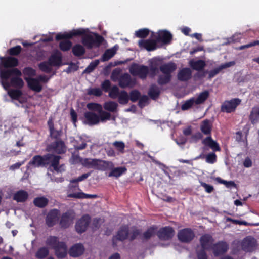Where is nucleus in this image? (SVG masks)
Returning a JSON list of instances; mask_svg holds the SVG:
<instances>
[{
  "instance_id": "32",
  "label": "nucleus",
  "mask_w": 259,
  "mask_h": 259,
  "mask_svg": "<svg viewBox=\"0 0 259 259\" xmlns=\"http://www.w3.org/2000/svg\"><path fill=\"white\" fill-rule=\"evenodd\" d=\"M200 130L202 133L205 135L211 136L212 125L208 119L203 120L200 125Z\"/></svg>"
},
{
  "instance_id": "7",
  "label": "nucleus",
  "mask_w": 259,
  "mask_h": 259,
  "mask_svg": "<svg viewBox=\"0 0 259 259\" xmlns=\"http://www.w3.org/2000/svg\"><path fill=\"white\" fill-rule=\"evenodd\" d=\"M129 71L133 76H138L141 79H145L149 74L148 66L136 63H133L131 65Z\"/></svg>"
},
{
  "instance_id": "38",
  "label": "nucleus",
  "mask_w": 259,
  "mask_h": 259,
  "mask_svg": "<svg viewBox=\"0 0 259 259\" xmlns=\"http://www.w3.org/2000/svg\"><path fill=\"white\" fill-rule=\"evenodd\" d=\"M33 202L36 207L42 208L48 204L49 200L44 196L37 197L34 199Z\"/></svg>"
},
{
  "instance_id": "17",
  "label": "nucleus",
  "mask_w": 259,
  "mask_h": 259,
  "mask_svg": "<svg viewBox=\"0 0 259 259\" xmlns=\"http://www.w3.org/2000/svg\"><path fill=\"white\" fill-rule=\"evenodd\" d=\"M129 227L128 225H123L120 227L115 236H113L112 241L113 244L116 240L123 241L128 238Z\"/></svg>"
},
{
  "instance_id": "53",
  "label": "nucleus",
  "mask_w": 259,
  "mask_h": 259,
  "mask_svg": "<svg viewBox=\"0 0 259 259\" xmlns=\"http://www.w3.org/2000/svg\"><path fill=\"white\" fill-rule=\"evenodd\" d=\"M99 122H105L106 120H109L111 118V115L109 112L103 110L102 108L101 111L99 112Z\"/></svg>"
},
{
  "instance_id": "42",
  "label": "nucleus",
  "mask_w": 259,
  "mask_h": 259,
  "mask_svg": "<svg viewBox=\"0 0 259 259\" xmlns=\"http://www.w3.org/2000/svg\"><path fill=\"white\" fill-rule=\"evenodd\" d=\"M127 169L125 167H119L114 168H113L109 172L108 176L118 178L125 173Z\"/></svg>"
},
{
  "instance_id": "61",
  "label": "nucleus",
  "mask_w": 259,
  "mask_h": 259,
  "mask_svg": "<svg viewBox=\"0 0 259 259\" xmlns=\"http://www.w3.org/2000/svg\"><path fill=\"white\" fill-rule=\"evenodd\" d=\"M89 95H94L97 97H100L102 95V91L99 88H91L88 91Z\"/></svg>"
},
{
  "instance_id": "56",
  "label": "nucleus",
  "mask_w": 259,
  "mask_h": 259,
  "mask_svg": "<svg viewBox=\"0 0 259 259\" xmlns=\"http://www.w3.org/2000/svg\"><path fill=\"white\" fill-rule=\"evenodd\" d=\"M141 96L140 92L137 90H134L130 92L129 97L132 102L137 101Z\"/></svg>"
},
{
  "instance_id": "45",
  "label": "nucleus",
  "mask_w": 259,
  "mask_h": 259,
  "mask_svg": "<svg viewBox=\"0 0 259 259\" xmlns=\"http://www.w3.org/2000/svg\"><path fill=\"white\" fill-rule=\"evenodd\" d=\"M116 53V51L114 49H109L105 51L102 55L101 61L102 62L107 61L110 60Z\"/></svg>"
},
{
  "instance_id": "36",
  "label": "nucleus",
  "mask_w": 259,
  "mask_h": 259,
  "mask_svg": "<svg viewBox=\"0 0 259 259\" xmlns=\"http://www.w3.org/2000/svg\"><path fill=\"white\" fill-rule=\"evenodd\" d=\"M160 94V91L158 87L155 84H151L148 91V95L153 100H155L158 98Z\"/></svg>"
},
{
  "instance_id": "41",
  "label": "nucleus",
  "mask_w": 259,
  "mask_h": 259,
  "mask_svg": "<svg viewBox=\"0 0 259 259\" xmlns=\"http://www.w3.org/2000/svg\"><path fill=\"white\" fill-rule=\"evenodd\" d=\"M72 52L76 57H80L85 52L84 48L80 44H76L72 48Z\"/></svg>"
},
{
  "instance_id": "59",
  "label": "nucleus",
  "mask_w": 259,
  "mask_h": 259,
  "mask_svg": "<svg viewBox=\"0 0 259 259\" xmlns=\"http://www.w3.org/2000/svg\"><path fill=\"white\" fill-rule=\"evenodd\" d=\"M62 131L61 130H56L55 129L50 132V135L52 139L57 140H62L60 137L62 135Z\"/></svg>"
},
{
  "instance_id": "13",
  "label": "nucleus",
  "mask_w": 259,
  "mask_h": 259,
  "mask_svg": "<svg viewBox=\"0 0 259 259\" xmlns=\"http://www.w3.org/2000/svg\"><path fill=\"white\" fill-rule=\"evenodd\" d=\"M195 234L190 228H184L180 230L178 233V238L183 243H189L194 238Z\"/></svg>"
},
{
  "instance_id": "44",
  "label": "nucleus",
  "mask_w": 259,
  "mask_h": 259,
  "mask_svg": "<svg viewBox=\"0 0 259 259\" xmlns=\"http://www.w3.org/2000/svg\"><path fill=\"white\" fill-rule=\"evenodd\" d=\"M118 106V104L114 101L106 102L103 105L105 110L111 112H116L117 111Z\"/></svg>"
},
{
  "instance_id": "55",
  "label": "nucleus",
  "mask_w": 259,
  "mask_h": 259,
  "mask_svg": "<svg viewBox=\"0 0 259 259\" xmlns=\"http://www.w3.org/2000/svg\"><path fill=\"white\" fill-rule=\"evenodd\" d=\"M149 30L147 28L139 29L135 32L136 37L141 38H146L149 34Z\"/></svg>"
},
{
  "instance_id": "21",
  "label": "nucleus",
  "mask_w": 259,
  "mask_h": 259,
  "mask_svg": "<svg viewBox=\"0 0 259 259\" xmlns=\"http://www.w3.org/2000/svg\"><path fill=\"white\" fill-rule=\"evenodd\" d=\"M199 241L202 249L208 250L211 249L214 239L210 234H205L200 237Z\"/></svg>"
},
{
  "instance_id": "50",
  "label": "nucleus",
  "mask_w": 259,
  "mask_h": 259,
  "mask_svg": "<svg viewBox=\"0 0 259 259\" xmlns=\"http://www.w3.org/2000/svg\"><path fill=\"white\" fill-rule=\"evenodd\" d=\"M87 107L89 110L97 112L101 111L102 106L101 104L97 103L91 102L87 105Z\"/></svg>"
},
{
  "instance_id": "64",
  "label": "nucleus",
  "mask_w": 259,
  "mask_h": 259,
  "mask_svg": "<svg viewBox=\"0 0 259 259\" xmlns=\"http://www.w3.org/2000/svg\"><path fill=\"white\" fill-rule=\"evenodd\" d=\"M148 97L146 95L141 96L139 99L138 105L140 107L142 108L145 106V103L148 102Z\"/></svg>"
},
{
  "instance_id": "54",
  "label": "nucleus",
  "mask_w": 259,
  "mask_h": 259,
  "mask_svg": "<svg viewBox=\"0 0 259 259\" xmlns=\"http://www.w3.org/2000/svg\"><path fill=\"white\" fill-rule=\"evenodd\" d=\"M22 48L20 46L17 45L15 47L11 48L7 50L9 55L12 56L18 55L22 51Z\"/></svg>"
},
{
  "instance_id": "31",
  "label": "nucleus",
  "mask_w": 259,
  "mask_h": 259,
  "mask_svg": "<svg viewBox=\"0 0 259 259\" xmlns=\"http://www.w3.org/2000/svg\"><path fill=\"white\" fill-rule=\"evenodd\" d=\"M160 60L157 58L152 59L149 62L150 67L149 68V73L151 77H154L156 75L158 71V63Z\"/></svg>"
},
{
  "instance_id": "14",
  "label": "nucleus",
  "mask_w": 259,
  "mask_h": 259,
  "mask_svg": "<svg viewBox=\"0 0 259 259\" xmlns=\"http://www.w3.org/2000/svg\"><path fill=\"white\" fill-rule=\"evenodd\" d=\"M175 230L172 227L165 226L161 228L157 232V235L161 240H169L174 236Z\"/></svg>"
},
{
  "instance_id": "25",
  "label": "nucleus",
  "mask_w": 259,
  "mask_h": 259,
  "mask_svg": "<svg viewBox=\"0 0 259 259\" xmlns=\"http://www.w3.org/2000/svg\"><path fill=\"white\" fill-rule=\"evenodd\" d=\"M84 251V247L81 243H76L70 247L69 254L73 257H77L81 255Z\"/></svg>"
},
{
  "instance_id": "4",
  "label": "nucleus",
  "mask_w": 259,
  "mask_h": 259,
  "mask_svg": "<svg viewBox=\"0 0 259 259\" xmlns=\"http://www.w3.org/2000/svg\"><path fill=\"white\" fill-rule=\"evenodd\" d=\"M159 69L163 74L158 76L157 82L162 86L170 82L172 78L171 74L176 70L177 65L174 62H169L161 65Z\"/></svg>"
},
{
  "instance_id": "22",
  "label": "nucleus",
  "mask_w": 259,
  "mask_h": 259,
  "mask_svg": "<svg viewBox=\"0 0 259 259\" xmlns=\"http://www.w3.org/2000/svg\"><path fill=\"white\" fill-rule=\"evenodd\" d=\"M84 123L89 125H94L99 123V115L93 112L87 111L84 114Z\"/></svg>"
},
{
  "instance_id": "51",
  "label": "nucleus",
  "mask_w": 259,
  "mask_h": 259,
  "mask_svg": "<svg viewBox=\"0 0 259 259\" xmlns=\"http://www.w3.org/2000/svg\"><path fill=\"white\" fill-rule=\"evenodd\" d=\"M195 105V102L194 97L186 100L181 106V109L183 111H185L190 109L194 105Z\"/></svg>"
},
{
  "instance_id": "49",
  "label": "nucleus",
  "mask_w": 259,
  "mask_h": 259,
  "mask_svg": "<svg viewBox=\"0 0 259 259\" xmlns=\"http://www.w3.org/2000/svg\"><path fill=\"white\" fill-rule=\"evenodd\" d=\"M72 43L70 40H63L59 43L60 49L64 52L69 51L72 47Z\"/></svg>"
},
{
  "instance_id": "57",
  "label": "nucleus",
  "mask_w": 259,
  "mask_h": 259,
  "mask_svg": "<svg viewBox=\"0 0 259 259\" xmlns=\"http://www.w3.org/2000/svg\"><path fill=\"white\" fill-rule=\"evenodd\" d=\"M109 91V96L112 99H116L120 94L119 88L115 85L112 87Z\"/></svg>"
},
{
  "instance_id": "62",
  "label": "nucleus",
  "mask_w": 259,
  "mask_h": 259,
  "mask_svg": "<svg viewBox=\"0 0 259 259\" xmlns=\"http://www.w3.org/2000/svg\"><path fill=\"white\" fill-rule=\"evenodd\" d=\"M95 159L85 158L83 161V165L88 168H93L94 166Z\"/></svg>"
},
{
  "instance_id": "63",
  "label": "nucleus",
  "mask_w": 259,
  "mask_h": 259,
  "mask_svg": "<svg viewBox=\"0 0 259 259\" xmlns=\"http://www.w3.org/2000/svg\"><path fill=\"white\" fill-rule=\"evenodd\" d=\"M101 88L105 92H108L111 89V82L110 80L106 79L101 84Z\"/></svg>"
},
{
  "instance_id": "29",
  "label": "nucleus",
  "mask_w": 259,
  "mask_h": 259,
  "mask_svg": "<svg viewBox=\"0 0 259 259\" xmlns=\"http://www.w3.org/2000/svg\"><path fill=\"white\" fill-rule=\"evenodd\" d=\"M90 175V173H85L81 176L78 177L76 179H72L70 180L71 183H75L74 185H69V188L70 191H74L77 190H79V185L77 184L78 182L83 181L84 180L87 179L89 176Z\"/></svg>"
},
{
  "instance_id": "9",
  "label": "nucleus",
  "mask_w": 259,
  "mask_h": 259,
  "mask_svg": "<svg viewBox=\"0 0 259 259\" xmlns=\"http://www.w3.org/2000/svg\"><path fill=\"white\" fill-rule=\"evenodd\" d=\"M91 218L89 214L83 215L75 223L76 231L78 234H82L85 232L91 223Z\"/></svg>"
},
{
  "instance_id": "43",
  "label": "nucleus",
  "mask_w": 259,
  "mask_h": 259,
  "mask_svg": "<svg viewBox=\"0 0 259 259\" xmlns=\"http://www.w3.org/2000/svg\"><path fill=\"white\" fill-rule=\"evenodd\" d=\"M130 100L129 95L125 90L120 92V94L118 96V101L120 104L126 105L128 103Z\"/></svg>"
},
{
  "instance_id": "5",
  "label": "nucleus",
  "mask_w": 259,
  "mask_h": 259,
  "mask_svg": "<svg viewBox=\"0 0 259 259\" xmlns=\"http://www.w3.org/2000/svg\"><path fill=\"white\" fill-rule=\"evenodd\" d=\"M202 143L205 147H208L212 150V152L209 153L206 155V162L210 164L214 163L217 160V156L215 152H220L221 150L219 143L213 140L211 136H207L204 138Z\"/></svg>"
},
{
  "instance_id": "46",
  "label": "nucleus",
  "mask_w": 259,
  "mask_h": 259,
  "mask_svg": "<svg viewBox=\"0 0 259 259\" xmlns=\"http://www.w3.org/2000/svg\"><path fill=\"white\" fill-rule=\"evenodd\" d=\"M39 69L44 72L49 73L52 71L51 65L49 63V61H44L38 64Z\"/></svg>"
},
{
  "instance_id": "60",
  "label": "nucleus",
  "mask_w": 259,
  "mask_h": 259,
  "mask_svg": "<svg viewBox=\"0 0 259 259\" xmlns=\"http://www.w3.org/2000/svg\"><path fill=\"white\" fill-rule=\"evenodd\" d=\"M23 74L29 77L36 75V70L32 67H26L23 70Z\"/></svg>"
},
{
  "instance_id": "12",
  "label": "nucleus",
  "mask_w": 259,
  "mask_h": 259,
  "mask_svg": "<svg viewBox=\"0 0 259 259\" xmlns=\"http://www.w3.org/2000/svg\"><path fill=\"white\" fill-rule=\"evenodd\" d=\"M60 211L56 208L51 209L45 218V223L48 227L54 226L59 222Z\"/></svg>"
},
{
  "instance_id": "48",
  "label": "nucleus",
  "mask_w": 259,
  "mask_h": 259,
  "mask_svg": "<svg viewBox=\"0 0 259 259\" xmlns=\"http://www.w3.org/2000/svg\"><path fill=\"white\" fill-rule=\"evenodd\" d=\"M156 229V227L155 226H151L149 227L147 231H146L143 234L142 237L143 239L148 240L150 239L151 237H152L155 233V230Z\"/></svg>"
},
{
  "instance_id": "20",
  "label": "nucleus",
  "mask_w": 259,
  "mask_h": 259,
  "mask_svg": "<svg viewBox=\"0 0 259 259\" xmlns=\"http://www.w3.org/2000/svg\"><path fill=\"white\" fill-rule=\"evenodd\" d=\"M157 42L156 40L154 39H141L138 41L139 47L144 48L148 51H152L157 49Z\"/></svg>"
},
{
  "instance_id": "6",
  "label": "nucleus",
  "mask_w": 259,
  "mask_h": 259,
  "mask_svg": "<svg viewBox=\"0 0 259 259\" xmlns=\"http://www.w3.org/2000/svg\"><path fill=\"white\" fill-rule=\"evenodd\" d=\"M22 73L17 68H7L0 66V78L3 87L7 89L10 87L9 79L13 76H21Z\"/></svg>"
},
{
  "instance_id": "30",
  "label": "nucleus",
  "mask_w": 259,
  "mask_h": 259,
  "mask_svg": "<svg viewBox=\"0 0 259 259\" xmlns=\"http://www.w3.org/2000/svg\"><path fill=\"white\" fill-rule=\"evenodd\" d=\"M191 77L192 72L189 68H183L178 73V79L182 81H188Z\"/></svg>"
},
{
  "instance_id": "2",
  "label": "nucleus",
  "mask_w": 259,
  "mask_h": 259,
  "mask_svg": "<svg viewBox=\"0 0 259 259\" xmlns=\"http://www.w3.org/2000/svg\"><path fill=\"white\" fill-rule=\"evenodd\" d=\"M61 156L51 153H47L44 155H36L34 156L28 163L26 168L47 167L49 166V169L53 168L56 172L60 171L59 167V161Z\"/></svg>"
},
{
  "instance_id": "39",
  "label": "nucleus",
  "mask_w": 259,
  "mask_h": 259,
  "mask_svg": "<svg viewBox=\"0 0 259 259\" xmlns=\"http://www.w3.org/2000/svg\"><path fill=\"white\" fill-rule=\"evenodd\" d=\"M190 64L194 70L197 71H201L203 70L206 65L205 61L202 60H199L197 61L191 60L190 62Z\"/></svg>"
},
{
  "instance_id": "19",
  "label": "nucleus",
  "mask_w": 259,
  "mask_h": 259,
  "mask_svg": "<svg viewBox=\"0 0 259 259\" xmlns=\"http://www.w3.org/2000/svg\"><path fill=\"white\" fill-rule=\"evenodd\" d=\"M172 38V34L169 31L163 30L158 32L156 40L157 43L161 42L163 44H168L171 42Z\"/></svg>"
},
{
  "instance_id": "58",
  "label": "nucleus",
  "mask_w": 259,
  "mask_h": 259,
  "mask_svg": "<svg viewBox=\"0 0 259 259\" xmlns=\"http://www.w3.org/2000/svg\"><path fill=\"white\" fill-rule=\"evenodd\" d=\"M112 144L119 152L124 153L125 145L123 142L116 141Z\"/></svg>"
},
{
  "instance_id": "1",
  "label": "nucleus",
  "mask_w": 259,
  "mask_h": 259,
  "mask_svg": "<svg viewBox=\"0 0 259 259\" xmlns=\"http://www.w3.org/2000/svg\"><path fill=\"white\" fill-rule=\"evenodd\" d=\"M89 29L79 28L73 29L68 33H58L55 37V39L59 41L62 39H69L73 37L82 36L83 45L89 49L97 48L100 46L104 41V38L97 33L88 34Z\"/></svg>"
},
{
  "instance_id": "16",
  "label": "nucleus",
  "mask_w": 259,
  "mask_h": 259,
  "mask_svg": "<svg viewBox=\"0 0 259 259\" xmlns=\"http://www.w3.org/2000/svg\"><path fill=\"white\" fill-rule=\"evenodd\" d=\"M257 245V241L253 237L249 236L245 238L242 241V250L246 252H252Z\"/></svg>"
},
{
  "instance_id": "15",
  "label": "nucleus",
  "mask_w": 259,
  "mask_h": 259,
  "mask_svg": "<svg viewBox=\"0 0 259 259\" xmlns=\"http://www.w3.org/2000/svg\"><path fill=\"white\" fill-rule=\"evenodd\" d=\"M0 66L7 68H15L18 65L19 61L17 58L12 56H0Z\"/></svg>"
},
{
  "instance_id": "27",
  "label": "nucleus",
  "mask_w": 259,
  "mask_h": 259,
  "mask_svg": "<svg viewBox=\"0 0 259 259\" xmlns=\"http://www.w3.org/2000/svg\"><path fill=\"white\" fill-rule=\"evenodd\" d=\"M119 85L122 88L132 87L134 85L131 75L127 73L122 74L119 78Z\"/></svg>"
},
{
  "instance_id": "52",
  "label": "nucleus",
  "mask_w": 259,
  "mask_h": 259,
  "mask_svg": "<svg viewBox=\"0 0 259 259\" xmlns=\"http://www.w3.org/2000/svg\"><path fill=\"white\" fill-rule=\"evenodd\" d=\"M99 64V60H95L91 62L90 64L86 67L83 73H90L93 72Z\"/></svg>"
},
{
  "instance_id": "18",
  "label": "nucleus",
  "mask_w": 259,
  "mask_h": 259,
  "mask_svg": "<svg viewBox=\"0 0 259 259\" xmlns=\"http://www.w3.org/2000/svg\"><path fill=\"white\" fill-rule=\"evenodd\" d=\"M228 249V245L224 241H219L211 246V249L215 256L223 254Z\"/></svg>"
},
{
  "instance_id": "33",
  "label": "nucleus",
  "mask_w": 259,
  "mask_h": 259,
  "mask_svg": "<svg viewBox=\"0 0 259 259\" xmlns=\"http://www.w3.org/2000/svg\"><path fill=\"white\" fill-rule=\"evenodd\" d=\"M20 76H14L11 77L10 78V81L9 82L10 87L12 86L19 89L22 88L24 83Z\"/></svg>"
},
{
  "instance_id": "23",
  "label": "nucleus",
  "mask_w": 259,
  "mask_h": 259,
  "mask_svg": "<svg viewBox=\"0 0 259 259\" xmlns=\"http://www.w3.org/2000/svg\"><path fill=\"white\" fill-rule=\"evenodd\" d=\"M94 163L93 168L102 171L111 168L114 166L111 161L102 160L99 159H95Z\"/></svg>"
},
{
  "instance_id": "34",
  "label": "nucleus",
  "mask_w": 259,
  "mask_h": 259,
  "mask_svg": "<svg viewBox=\"0 0 259 259\" xmlns=\"http://www.w3.org/2000/svg\"><path fill=\"white\" fill-rule=\"evenodd\" d=\"M209 96V93L208 91L205 90L201 92L197 96V98L194 97L195 102V105H200L203 104L208 98Z\"/></svg>"
},
{
  "instance_id": "35",
  "label": "nucleus",
  "mask_w": 259,
  "mask_h": 259,
  "mask_svg": "<svg viewBox=\"0 0 259 259\" xmlns=\"http://www.w3.org/2000/svg\"><path fill=\"white\" fill-rule=\"evenodd\" d=\"M249 119L251 123L253 124H255L259 121L258 107H254L252 108L249 116Z\"/></svg>"
},
{
  "instance_id": "40",
  "label": "nucleus",
  "mask_w": 259,
  "mask_h": 259,
  "mask_svg": "<svg viewBox=\"0 0 259 259\" xmlns=\"http://www.w3.org/2000/svg\"><path fill=\"white\" fill-rule=\"evenodd\" d=\"M49 254V250L48 247L43 246L39 248L35 253V257L38 259H44Z\"/></svg>"
},
{
  "instance_id": "47",
  "label": "nucleus",
  "mask_w": 259,
  "mask_h": 259,
  "mask_svg": "<svg viewBox=\"0 0 259 259\" xmlns=\"http://www.w3.org/2000/svg\"><path fill=\"white\" fill-rule=\"evenodd\" d=\"M9 96L13 100H18L22 95V91L19 89H11L8 92Z\"/></svg>"
},
{
  "instance_id": "26",
  "label": "nucleus",
  "mask_w": 259,
  "mask_h": 259,
  "mask_svg": "<svg viewBox=\"0 0 259 259\" xmlns=\"http://www.w3.org/2000/svg\"><path fill=\"white\" fill-rule=\"evenodd\" d=\"M28 87L36 92L39 93L42 89V85L40 84L38 79L34 78H25Z\"/></svg>"
},
{
  "instance_id": "8",
  "label": "nucleus",
  "mask_w": 259,
  "mask_h": 259,
  "mask_svg": "<svg viewBox=\"0 0 259 259\" xmlns=\"http://www.w3.org/2000/svg\"><path fill=\"white\" fill-rule=\"evenodd\" d=\"M241 103V100L239 98H233L230 100H226L221 105V111L227 113L233 112Z\"/></svg>"
},
{
  "instance_id": "11",
  "label": "nucleus",
  "mask_w": 259,
  "mask_h": 259,
  "mask_svg": "<svg viewBox=\"0 0 259 259\" xmlns=\"http://www.w3.org/2000/svg\"><path fill=\"white\" fill-rule=\"evenodd\" d=\"M75 218V213L72 210H68L62 213L59 220V226L61 229L68 228Z\"/></svg>"
},
{
  "instance_id": "10",
  "label": "nucleus",
  "mask_w": 259,
  "mask_h": 259,
  "mask_svg": "<svg viewBox=\"0 0 259 259\" xmlns=\"http://www.w3.org/2000/svg\"><path fill=\"white\" fill-rule=\"evenodd\" d=\"M67 147L63 140H57L52 142L47 147L49 152H54L58 154H64L66 152Z\"/></svg>"
},
{
  "instance_id": "24",
  "label": "nucleus",
  "mask_w": 259,
  "mask_h": 259,
  "mask_svg": "<svg viewBox=\"0 0 259 259\" xmlns=\"http://www.w3.org/2000/svg\"><path fill=\"white\" fill-rule=\"evenodd\" d=\"M48 61L52 66H61L62 61L61 53L58 51H56L49 57Z\"/></svg>"
},
{
  "instance_id": "37",
  "label": "nucleus",
  "mask_w": 259,
  "mask_h": 259,
  "mask_svg": "<svg viewBox=\"0 0 259 259\" xmlns=\"http://www.w3.org/2000/svg\"><path fill=\"white\" fill-rule=\"evenodd\" d=\"M68 197L84 199V198H97V195L88 194L83 192H78L76 193H70L67 195Z\"/></svg>"
},
{
  "instance_id": "28",
  "label": "nucleus",
  "mask_w": 259,
  "mask_h": 259,
  "mask_svg": "<svg viewBox=\"0 0 259 259\" xmlns=\"http://www.w3.org/2000/svg\"><path fill=\"white\" fill-rule=\"evenodd\" d=\"M29 197L27 191L23 190L17 191L13 195V199L17 202L24 203L27 201Z\"/></svg>"
},
{
  "instance_id": "3",
  "label": "nucleus",
  "mask_w": 259,
  "mask_h": 259,
  "mask_svg": "<svg viewBox=\"0 0 259 259\" xmlns=\"http://www.w3.org/2000/svg\"><path fill=\"white\" fill-rule=\"evenodd\" d=\"M46 245L50 248L54 250L57 258L62 259L67 254V247L66 244L63 241H60L58 237L49 236L45 241Z\"/></svg>"
}]
</instances>
